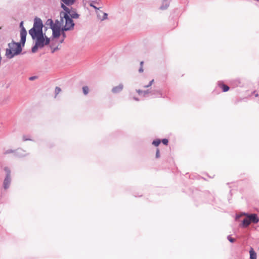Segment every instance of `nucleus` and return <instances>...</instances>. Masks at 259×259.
<instances>
[{
	"label": "nucleus",
	"instance_id": "obj_7",
	"mask_svg": "<svg viewBox=\"0 0 259 259\" xmlns=\"http://www.w3.org/2000/svg\"><path fill=\"white\" fill-rule=\"evenodd\" d=\"M20 27L21 28L20 30V36H21V42L23 46H24V44L26 41V37L27 35V31L23 26V21L21 22L20 24Z\"/></svg>",
	"mask_w": 259,
	"mask_h": 259
},
{
	"label": "nucleus",
	"instance_id": "obj_19",
	"mask_svg": "<svg viewBox=\"0 0 259 259\" xmlns=\"http://www.w3.org/2000/svg\"><path fill=\"white\" fill-rule=\"evenodd\" d=\"M249 254L250 259H256L257 255L256 252L253 250V248L251 247L249 250Z\"/></svg>",
	"mask_w": 259,
	"mask_h": 259
},
{
	"label": "nucleus",
	"instance_id": "obj_23",
	"mask_svg": "<svg viewBox=\"0 0 259 259\" xmlns=\"http://www.w3.org/2000/svg\"><path fill=\"white\" fill-rule=\"evenodd\" d=\"M160 142H161V141L159 139H157L156 140H154L152 142V144L153 145H154L155 146H158L160 144Z\"/></svg>",
	"mask_w": 259,
	"mask_h": 259
},
{
	"label": "nucleus",
	"instance_id": "obj_36",
	"mask_svg": "<svg viewBox=\"0 0 259 259\" xmlns=\"http://www.w3.org/2000/svg\"><path fill=\"white\" fill-rule=\"evenodd\" d=\"M146 91H147V95H148L149 93H151L152 94V91H150L149 90H146Z\"/></svg>",
	"mask_w": 259,
	"mask_h": 259
},
{
	"label": "nucleus",
	"instance_id": "obj_35",
	"mask_svg": "<svg viewBox=\"0 0 259 259\" xmlns=\"http://www.w3.org/2000/svg\"><path fill=\"white\" fill-rule=\"evenodd\" d=\"M143 66H140L139 69V72L141 73V72H143Z\"/></svg>",
	"mask_w": 259,
	"mask_h": 259
},
{
	"label": "nucleus",
	"instance_id": "obj_24",
	"mask_svg": "<svg viewBox=\"0 0 259 259\" xmlns=\"http://www.w3.org/2000/svg\"><path fill=\"white\" fill-rule=\"evenodd\" d=\"M16 150H12V149H9V150H6L5 153L6 154L14 153L16 155Z\"/></svg>",
	"mask_w": 259,
	"mask_h": 259
},
{
	"label": "nucleus",
	"instance_id": "obj_11",
	"mask_svg": "<svg viewBox=\"0 0 259 259\" xmlns=\"http://www.w3.org/2000/svg\"><path fill=\"white\" fill-rule=\"evenodd\" d=\"M98 18L101 21H103L107 19L108 14L106 13H103L102 11H96Z\"/></svg>",
	"mask_w": 259,
	"mask_h": 259
},
{
	"label": "nucleus",
	"instance_id": "obj_31",
	"mask_svg": "<svg viewBox=\"0 0 259 259\" xmlns=\"http://www.w3.org/2000/svg\"><path fill=\"white\" fill-rule=\"evenodd\" d=\"M136 92L137 93H138V94L139 95H142V93H143V90H136Z\"/></svg>",
	"mask_w": 259,
	"mask_h": 259
},
{
	"label": "nucleus",
	"instance_id": "obj_28",
	"mask_svg": "<svg viewBox=\"0 0 259 259\" xmlns=\"http://www.w3.org/2000/svg\"><path fill=\"white\" fill-rule=\"evenodd\" d=\"M228 239L229 240V241L230 242H234L235 241V239L231 237L230 236H228V237H227Z\"/></svg>",
	"mask_w": 259,
	"mask_h": 259
},
{
	"label": "nucleus",
	"instance_id": "obj_20",
	"mask_svg": "<svg viewBox=\"0 0 259 259\" xmlns=\"http://www.w3.org/2000/svg\"><path fill=\"white\" fill-rule=\"evenodd\" d=\"M63 2L62 4L67 6H71L73 5L75 2V0H61Z\"/></svg>",
	"mask_w": 259,
	"mask_h": 259
},
{
	"label": "nucleus",
	"instance_id": "obj_3",
	"mask_svg": "<svg viewBox=\"0 0 259 259\" xmlns=\"http://www.w3.org/2000/svg\"><path fill=\"white\" fill-rule=\"evenodd\" d=\"M60 18H62L63 21H65V25L62 28V31H68L73 29L74 23L73 20L67 13H64V12H60Z\"/></svg>",
	"mask_w": 259,
	"mask_h": 259
},
{
	"label": "nucleus",
	"instance_id": "obj_13",
	"mask_svg": "<svg viewBox=\"0 0 259 259\" xmlns=\"http://www.w3.org/2000/svg\"><path fill=\"white\" fill-rule=\"evenodd\" d=\"M25 151L22 149H18L16 152V155L18 157H24L26 155Z\"/></svg>",
	"mask_w": 259,
	"mask_h": 259
},
{
	"label": "nucleus",
	"instance_id": "obj_27",
	"mask_svg": "<svg viewBox=\"0 0 259 259\" xmlns=\"http://www.w3.org/2000/svg\"><path fill=\"white\" fill-rule=\"evenodd\" d=\"M161 142H162V143L164 145H167V144H168V140H167V139H162V140Z\"/></svg>",
	"mask_w": 259,
	"mask_h": 259
},
{
	"label": "nucleus",
	"instance_id": "obj_16",
	"mask_svg": "<svg viewBox=\"0 0 259 259\" xmlns=\"http://www.w3.org/2000/svg\"><path fill=\"white\" fill-rule=\"evenodd\" d=\"M53 33L52 36L54 38H58L61 35V31H62L61 29H55L52 30Z\"/></svg>",
	"mask_w": 259,
	"mask_h": 259
},
{
	"label": "nucleus",
	"instance_id": "obj_14",
	"mask_svg": "<svg viewBox=\"0 0 259 259\" xmlns=\"http://www.w3.org/2000/svg\"><path fill=\"white\" fill-rule=\"evenodd\" d=\"M218 85L222 89L224 92H227L229 90V87L224 84L223 82L219 81L218 82Z\"/></svg>",
	"mask_w": 259,
	"mask_h": 259
},
{
	"label": "nucleus",
	"instance_id": "obj_4",
	"mask_svg": "<svg viewBox=\"0 0 259 259\" xmlns=\"http://www.w3.org/2000/svg\"><path fill=\"white\" fill-rule=\"evenodd\" d=\"M4 170L5 172V177L3 181V187L5 190H7L10 187L12 181L11 170L10 167L5 166L4 168Z\"/></svg>",
	"mask_w": 259,
	"mask_h": 259
},
{
	"label": "nucleus",
	"instance_id": "obj_29",
	"mask_svg": "<svg viewBox=\"0 0 259 259\" xmlns=\"http://www.w3.org/2000/svg\"><path fill=\"white\" fill-rule=\"evenodd\" d=\"M159 157H160V152H159V150L158 149H157L156 150V157L159 158Z\"/></svg>",
	"mask_w": 259,
	"mask_h": 259
},
{
	"label": "nucleus",
	"instance_id": "obj_8",
	"mask_svg": "<svg viewBox=\"0 0 259 259\" xmlns=\"http://www.w3.org/2000/svg\"><path fill=\"white\" fill-rule=\"evenodd\" d=\"M63 26V20L62 18H60V20H57L55 21V23H54L52 27H51V29L54 30L55 29H61Z\"/></svg>",
	"mask_w": 259,
	"mask_h": 259
},
{
	"label": "nucleus",
	"instance_id": "obj_5",
	"mask_svg": "<svg viewBox=\"0 0 259 259\" xmlns=\"http://www.w3.org/2000/svg\"><path fill=\"white\" fill-rule=\"evenodd\" d=\"M242 216H245L248 217L249 221L250 223H252L254 224H256L259 222V219L257 216L256 214L255 213H251L249 214L247 213L242 212L240 214H237L236 216V220L238 219Z\"/></svg>",
	"mask_w": 259,
	"mask_h": 259
},
{
	"label": "nucleus",
	"instance_id": "obj_32",
	"mask_svg": "<svg viewBox=\"0 0 259 259\" xmlns=\"http://www.w3.org/2000/svg\"><path fill=\"white\" fill-rule=\"evenodd\" d=\"M23 140L24 141H28V140H31L30 139L27 138L26 136H24L23 137Z\"/></svg>",
	"mask_w": 259,
	"mask_h": 259
},
{
	"label": "nucleus",
	"instance_id": "obj_10",
	"mask_svg": "<svg viewBox=\"0 0 259 259\" xmlns=\"http://www.w3.org/2000/svg\"><path fill=\"white\" fill-rule=\"evenodd\" d=\"M152 95L154 97L165 98V96L163 95L162 92L159 90H154L152 91Z\"/></svg>",
	"mask_w": 259,
	"mask_h": 259
},
{
	"label": "nucleus",
	"instance_id": "obj_39",
	"mask_svg": "<svg viewBox=\"0 0 259 259\" xmlns=\"http://www.w3.org/2000/svg\"><path fill=\"white\" fill-rule=\"evenodd\" d=\"M57 49H58V48H55L53 51H52L53 53H54Z\"/></svg>",
	"mask_w": 259,
	"mask_h": 259
},
{
	"label": "nucleus",
	"instance_id": "obj_17",
	"mask_svg": "<svg viewBox=\"0 0 259 259\" xmlns=\"http://www.w3.org/2000/svg\"><path fill=\"white\" fill-rule=\"evenodd\" d=\"M100 0H95V1H91L90 2V3H89V5L90 6L93 7V8H94L96 11H97V10H99V9L100 8H97V7L95 6V4H99L98 3V1H100Z\"/></svg>",
	"mask_w": 259,
	"mask_h": 259
},
{
	"label": "nucleus",
	"instance_id": "obj_37",
	"mask_svg": "<svg viewBox=\"0 0 259 259\" xmlns=\"http://www.w3.org/2000/svg\"><path fill=\"white\" fill-rule=\"evenodd\" d=\"M133 99H134V100H135L136 101H139V99L138 98H137V97H134Z\"/></svg>",
	"mask_w": 259,
	"mask_h": 259
},
{
	"label": "nucleus",
	"instance_id": "obj_25",
	"mask_svg": "<svg viewBox=\"0 0 259 259\" xmlns=\"http://www.w3.org/2000/svg\"><path fill=\"white\" fill-rule=\"evenodd\" d=\"M153 82H154V79H152L151 81H150V82L148 83V84H147L146 85H144L143 87L145 88H149V87H150V86L152 85V84L153 83Z\"/></svg>",
	"mask_w": 259,
	"mask_h": 259
},
{
	"label": "nucleus",
	"instance_id": "obj_9",
	"mask_svg": "<svg viewBox=\"0 0 259 259\" xmlns=\"http://www.w3.org/2000/svg\"><path fill=\"white\" fill-rule=\"evenodd\" d=\"M123 89V84L122 83H120L118 85L114 87L112 90L111 92L114 94H117L120 93Z\"/></svg>",
	"mask_w": 259,
	"mask_h": 259
},
{
	"label": "nucleus",
	"instance_id": "obj_18",
	"mask_svg": "<svg viewBox=\"0 0 259 259\" xmlns=\"http://www.w3.org/2000/svg\"><path fill=\"white\" fill-rule=\"evenodd\" d=\"M248 217H246V218H244L243 220V221H242L241 226L243 227H247L250 224V223L249 220H248Z\"/></svg>",
	"mask_w": 259,
	"mask_h": 259
},
{
	"label": "nucleus",
	"instance_id": "obj_40",
	"mask_svg": "<svg viewBox=\"0 0 259 259\" xmlns=\"http://www.w3.org/2000/svg\"><path fill=\"white\" fill-rule=\"evenodd\" d=\"M63 40H64V39L63 38L62 40H61L60 42L61 43L63 42Z\"/></svg>",
	"mask_w": 259,
	"mask_h": 259
},
{
	"label": "nucleus",
	"instance_id": "obj_22",
	"mask_svg": "<svg viewBox=\"0 0 259 259\" xmlns=\"http://www.w3.org/2000/svg\"><path fill=\"white\" fill-rule=\"evenodd\" d=\"M38 48H40V47L38 45H37V44L35 43L34 46L31 49L32 52V53L36 52V51Z\"/></svg>",
	"mask_w": 259,
	"mask_h": 259
},
{
	"label": "nucleus",
	"instance_id": "obj_2",
	"mask_svg": "<svg viewBox=\"0 0 259 259\" xmlns=\"http://www.w3.org/2000/svg\"><path fill=\"white\" fill-rule=\"evenodd\" d=\"M9 48L6 49V56L9 59L13 58L15 55H18L22 52L21 45L19 42L12 41L8 44Z\"/></svg>",
	"mask_w": 259,
	"mask_h": 259
},
{
	"label": "nucleus",
	"instance_id": "obj_34",
	"mask_svg": "<svg viewBox=\"0 0 259 259\" xmlns=\"http://www.w3.org/2000/svg\"><path fill=\"white\" fill-rule=\"evenodd\" d=\"M63 37V38L64 39V38L66 37V34L64 32V31H62V33L61 34Z\"/></svg>",
	"mask_w": 259,
	"mask_h": 259
},
{
	"label": "nucleus",
	"instance_id": "obj_21",
	"mask_svg": "<svg viewBox=\"0 0 259 259\" xmlns=\"http://www.w3.org/2000/svg\"><path fill=\"white\" fill-rule=\"evenodd\" d=\"M82 91L84 95H87L88 94L89 92V89L88 86H83L82 87Z\"/></svg>",
	"mask_w": 259,
	"mask_h": 259
},
{
	"label": "nucleus",
	"instance_id": "obj_15",
	"mask_svg": "<svg viewBox=\"0 0 259 259\" xmlns=\"http://www.w3.org/2000/svg\"><path fill=\"white\" fill-rule=\"evenodd\" d=\"M53 24V21L51 19H48L45 23V29L46 30L48 29L47 26H49L50 28H51Z\"/></svg>",
	"mask_w": 259,
	"mask_h": 259
},
{
	"label": "nucleus",
	"instance_id": "obj_26",
	"mask_svg": "<svg viewBox=\"0 0 259 259\" xmlns=\"http://www.w3.org/2000/svg\"><path fill=\"white\" fill-rule=\"evenodd\" d=\"M61 89L59 88V87H56L55 88V94H56V95L59 94L60 93V92H61Z\"/></svg>",
	"mask_w": 259,
	"mask_h": 259
},
{
	"label": "nucleus",
	"instance_id": "obj_12",
	"mask_svg": "<svg viewBox=\"0 0 259 259\" xmlns=\"http://www.w3.org/2000/svg\"><path fill=\"white\" fill-rule=\"evenodd\" d=\"M170 0H163L160 9L162 10H166L169 5Z\"/></svg>",
	"mask_w": 259,
	"mask_h": 259
},
{
	"label": "nucleus",
	"instance_id": "obj_33",
	"mask_svg": "<svg viewBox=\"0 0 259 259\" xmlns=\"http://www.w3.org/2000/svg\"><path fill=\"white\" fill-rule=\"evenodd\" d=\"M36 77H37L35 76H33L30 77L29 79L30 80H33L35 79L36 78Z\"/></svg>",
	"mask_w": 259,
	"mask_h": 259
},
{
	"label": "nucleus",
	"instance_id": "obj_30",
	"mask_svg": "<svg viewBox=\"0 0 259 259\" xmlns=\"http://www.w3.org/2000/svg\"><path fill=\"white\" fill-rule=\"evenodd\" d=\"M147 91H143L142 95V96L144 97H148V95L147 94Z\"/></svg>",
	"mask_w": 259,
	"mask_h": 259
},
{
	"label": "nucleus",
	"instance_id": "obj_6",
	"mask_svg": "<svg viewBox=\"0 0 259 259\" xmlns=\"http://www.w3.org/2000/svg\"><path fill=\"white\" fill-rule=\"evenodd\" d=\"M61 7L65 11L64 13H67V15H69L71 18L77 19L79 18V15L74 10L70 9L63 4H61Z\"/></svg>",
	"mask_w": 259,
	"mask_h": 259
},
{
	"label": "nucleus",
	"instance_id": "obj_1",
	"mask_svg": "<svg viewBox=\"0 0 259 259\" xmlns=\"http://www.w3.org/2000/svg\"><path fill=\"white\" fill-rule=\"evenodd\" d=\"M44 25L40 18L36 17L34 19L33 27L29 30V34L33 40H35V44L40 47V49L48 45L50 42V38L43 33Z\"/></svg>",
	"mask_w": 259,
	"mask_h": 259
},
{
	"label": "nucleus",
	"instance_id": "obj_38",
	"mask_svg": "<svg viewBox=\"0 0 259 259\" xmlns=\"http://www.w3.org/2000/svg\"><path fill=\"white\" fill-rule=\"evenodd\" d=\"M143 63H144L143 61H141L140 62V66H143Z\"/></svg>",
	"mask_w": 259,
	"mask_h": 259
}]
</instances>
